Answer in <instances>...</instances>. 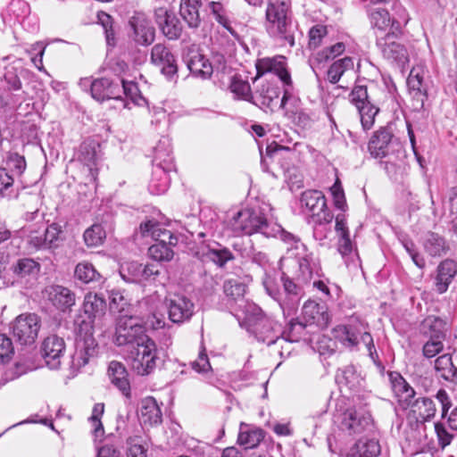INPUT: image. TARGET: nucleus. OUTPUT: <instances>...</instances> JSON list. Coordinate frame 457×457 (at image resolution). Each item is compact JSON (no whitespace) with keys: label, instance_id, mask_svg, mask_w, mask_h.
<instances>
[{"label":"nucleus","instance_id":"nucleus-1","mask_svg":"<svg viewBox=\"0 0 457 457\" xmlns=\"http://www.w3.org/2000/svg\"><path fill=\"white\" fill-rule=\"evenodd\" d=\"M290 266V269L282 270L280 274L283 290H280L276 278L269 274H265L262 280L266 293L279 304L284 312L297 308L303 295L304 285L319 272V263L312 253L291 260Z\"/></svg>","mask_w":457,"mask_h":457},{"label":"nucleus","instance_id":"nucleus-2","mask_svg":"<svg viewBox=\"0 0 457 457\" xmlns=\"http://www.w3.org/2000/svg\"><path fill=\"white\" fill-rule=\"evenodd\" d=\"M350 102L360 114H378L379 112H397L398 104L387 91L365 86H355L349 95Z\"/></svg>","mask_w":457,"mask_h":457},{"label":"nucleus","instance_id":"nucleus-3","mask_svg":"<svg viewBox=\"0 0 457 457\" xmlns=\"http://www.w3.org/2000/svg\"><path fill=\"white\" fill-rule=\"evenodd\" d=\"M289 13L290 5L286 0H268L266 21L270 34L293 46L294 28Z\"/></svg>","mask_w":457,"mask_h":457},{"label":"nucleus","instance_id":"nucleus-4","mask_svg":"<svg viewBox=\"0 0 457 457\" xmlns=\"http://www.w3.org/2000/svg\"><path fill=\"white\" fill-rule=\"evenodd\" d=\"M139 233L142 237H152L155 244L148 248V255L151 259L157 262H170L174 252L171 245H175L178 238L172 235L170 230L162 228L159 222L154 220H148L142 222L139 226Z\"/></svg>","mask_w":457,"mask_h":457},{"label":"nucleus","instance_id":"nucleus-5","mask_svg":"<svg viewBox=\"0 0 457 457\" xmlns=\"http://www.w3.org/2000/svg\"><path fill=\"white\" fill-rule=\"evenodd\" d=\"M231 227L237 234L253 235L260 233L266 237L273 235L272 224L270 223L261 209L245 208L237 212L232 218Z\"/></svg>","mask_w":457,"mask_h":457},{"label":"nucleus","instance_id":"nucleus-6","mask_svg":"<svg viewBox=\"0 0 457 457\" xmlns=\"http://www.w3.org/2000/svg\"><path fill=\"white\" fill-rule=\"evenodd\" d=\"M367 329V323L357 316H352L346 324L337 325L332 332L335 338L345 347L353 348L361 342L371 353L374 348L373 338Z\"/></svg>","mask_w":457,"mask_h":457},{"label":"nucleus","instance_id":"nucleus-7","mask_svg":"<svg viewBox=\"0 0 457 457\" xmlns=\"http://www.w3.org/2000/svg\"><path fill=\"white\" fill-rule=\"evenodd\" d=\"M131 369L138 376H148L157 368L160 361L159 349L151 337L143 343L133 346L129 353Z\"/></svg>","mask_w":457,"mask_h":457},{"label":"nucleus","instance_id":"nucleus-8","mask_svg":"<svg viewBox=\"0 0 457 457\" xmlns=\"http://www.w3.org/2000/svg\"><path fill=\"white\" fill-rule=\"evenodd\" d=\"M149 337L139 317L128 313L118 317L114 337V343L118 346L128 345L137 346Z\"/></svg>","mask_w":457,"mask_h":457},{"label":"nucleus","instance_id":"nucleus-9","mask_svg":"<svg viewBox=\"0 0 457 457\" xmlns=\"http://www.w3.org/2000/svg\"><path fill=\"white\" fill-rule=\"evenodd\" d=\"M248 321L258 341L267 345L287 343L285 337L281 336L280 325L266 316L260 308L253 307V312L248 317Z\"/></svg>","mask_w":457,"mask_h":457},{"label":"nucleus","instance_id":"nucleus-10","mask_svg":"<svg viewBox=\"0 0 457 457\" xmlns=\"http://www.w3.org/2000/svg\"><path fill=\"white\" fill-rule=\"evenodd\" d=\"M301 205L310 212L308 222H332L333 214L327 207L324 195L319 190H307L301 195Z\"/></svg>","mask_w":457,"mask_h":457},{"label":"nucleus","instance_id":"nucleus-11","mask_svg":"<svg viewBox=\"0 0 457 457\" xmlns=\"http://www.w3.org/2000/svg\"><path fill=\"white\" fill-rule=\"evenodd\" d=\"M40 328V319L35 313L19 315L12 325L13 337L21 345H31L37 337Z\"/></svg>","mask_w":457,"mask_h":457},{"label":"nucleus","instance_id":"nucleus-12","mask_svg":"<svg viewBox=\"0 0 457 457\" xmlns=\"http://www.w3.org/2000/svg\"><path fill=\"white\" fill-rule=\"evenodd\" d=\"M164 304L168 317L173 323H183L189 320L195 313V304L191 299L182 295L166 297Z\"/></svg>","mask_w":457,"mask_h":457},{"label":"nucleus","instance_id":"nucleus-13","mask_svg":"<svg viewBox=\"0 0 457 457\" xmlns=\"http://www.w3.org/2000/svg\"><path fill=\"white\" fill-rule=\"evenodd\" d=\"M370 425L371 416L355 408H348L340 414L339 429L349 436L361 434Z\"/></svg>","mask_w":457,"mask_h":457},{"label":"nucleus","instance_id":"nucleus-14","mask_svg":"<svg viewBox=\"0 0 457 457\" xmlns=\"http://www.w3.org/2000/svg\"><path fill=\"white\" fill-rule=\"evenodd\" d=\"M151 62L159 67L161 72L170 81L178 78V65L174 54L163 44H156L151 50Z\"/></svg>","mask_w":457,"mask_h":457},{"label":"nucleus","instance_id":"nucleus-15","mask_svg":"<svg viewBox=\"0 0 457 457\" xmlns=\"http://www.w3.org/2000/svg\"><path fill=\"white\" fill-rule=\"evenodd\" d=\"M98 353V345L92 334H79L75 340V352L72 354V365L81 368L94 360Z\"/></svg>","mask_w":457,"mask_h":457},{"label":"nucleus","instance_id":"nucleus-16","mask_svg":"<svg viewBox=\"0 0 457 457\" xmlns=\"http://www.w3.org/2000/svg\"><path fill=\"white\" fill-rule=\"evenodd\" d=\"M65 350L64 339L57 335H50L43 340L41 354L50 370L60 369Z\"/></svg>","mask_w":457,"mask_h":457},{"label":"nucleus","instance_id":"nucleus-17","mask_svg":"<svg viewBox=\"0 0 457 457\" xmlns=\"http://www.w3.org/2000/svg\"><path fill=\"white\" fill-rule=\"evenodd\" d=\"M116 87H118V85H114L109 79H95L91 82V96L98 102L112 99L115 109L120 112L121 108L128 107L129 103L120 96H114Z\"/></svg>","mask_w":457,"mask_h":457},{"label":"nucleus","instance_id":"nucleus-18","mask_svg":"<svg viewBox=\"0 0 457 457\" xmlns=\"http://www.w3.org/2000/svg\"><path fill=\"white\" fill-rule=\"evenodd\" d=\"M257 75L254 78L256 80L259 77L264 75L265 73H274L276 74L280 80L286 84H291V77L286 68V58L284 56L278 55L272 58L265 57L262 59H258L255 63Z\"/></svg>","mask_w":457,"mask_h":457},{"label":"nucleus","instance_id":"nucleus-19","mask_svg":"<svg viewBox=\"0 0 457 457\" xmlns=\"http://www.w3.org/2000/svg\"><path fill=\"white\" fill-rule=\"evenodd\" d=\"M129 25L133 30L134 40L142 45L149 46L154 40L155 30L151 21L142 12H136L129 21Z\"/></svg>","mask_w":457,"mask_h":457},{"label":"nucleus","instance_id":"nucleus-20","mask_svg":"<svg viewBox=\"0 0 457 457\" xmlns=\"http://www.w3.org/2000/svg\"><path fill=\"white\" fill-rule=\"evenodd\" d=\"M327 306L315 301L309 300L302 308V319L310 325L326 328L329 322Z\"/></svg>","mask_w":457,"mask_h":457},{"label":"nucleus","instance_id":"nucleus-21","mask_svg":"<svg viewBox=\"0 0 457 457\" xmlns=\"http://www.w3.org/2000/svg\"><path fill=\"white\" fill-rule=\"evenodd\" d=\"M393 135L386 129L377 131L370 138L368 150L374 158H384L389 155L395 145Z\"/></svg>","mask_w":457,"mask_h":457},{"label":"nucleus","instance_id":"nucleus-22","mask_svg":"<svg viewBox=\"0 0 457 457\" xmlns=\"http://www.w3.org/2000/svg\"><path fill=\"white\" fill-rule=\"evenodd\" d=\"M46 293L53 305L63 312L70 311L75 304V294L65 287L52 285L46 287Z\"/></svg>","mask_w":457,"mask_h":457},{"label":"nucleus","instance_id":"nucleus-23","mask_svg":"<svg viewBox=\"0 0 457 457\" xmlns=\"http://www.w3.org/2000/svg\"><path fill=\"white\" fill-rule=\"evenodd\" d=\"M101 144L93 139L87 138L80 145L79 150V162H83L88 168L90 175L95 179L97 170L95 168L97 165L98 160L101 158Z\"/></svg>","mask_w":457,"mask_h":457},{"label":"nucleus","instance_id":"nucleus-24","mask_svg":"<svg viewBox=\"0 0 457 457\" xmlns=\"http://www.w3.org/2000/svg\"><path fill=\"white\" fill-rule=\"evenodd\" d=\"M154 168H161L166 171H176L172 148L170 138L162 137L154 147Z\"/></svg>","mask_w":457,"mask_h":457},{"label":"nucleus","instance_id":"nucleus-25","mask_svg":"<svg viewBox=\"0 0 457 457\" xmlns=\"http://www.w3.org/2000/svg\"><path fill=\"white\" fill-rule=\"evenodd\" d=\"M394 36V33H387L386 37L377 39V45L381 49L385 58L403 64L408 60L407 51L403 45L390 41V38Z\"/></svg>","mask_w":457,"mask_h":457},{"label":"nucleus","instance_id":"nucleus-26","mask_svg":"<svg viewBox=\"0 0 457 457\" xmlns=\"http://www.w3.org/2000/svg\"><path fill=\"white\" fill-rule=\"evenodd\" d=\"M457 274V262L451 259L442 261L436 268L434 286L438 294L447 291L449 285Z\"/></svg>","mask_w":457,"mask_h":457},{"label":"nucleus","instance_id":"nucleus-27","mask_svg":"<svg viewBox=\"0 0 457 457\" xmlns=\"http://www.w3.org/2000/svg\"><path fill=\"white\" fill-rule=\"evenodd\" d=\"M390 379L393 392L397 398L399 404L403 409L409 408L415 401V390L399 373H391Z\"/></svg>","mask_w":457,"mask_h":457},{"label":"nucleus","instance_id":"nucleus-28","mask_svg":"<svg viewBox=\"0 0 457 457\" xmlns=\"http://www.w3.org/2000/svg\"><path fill=\"white\" fill-rule=\"evenodd\" d=\"M156 21L163 35L169 39L174 40L180 37L182 33V24L172 12H169L163 9L158 10L156 12Z\"/></svg>","mask_w":457,"mask_h":457},{"label":"nucleus","instance_id":"nucleus-29","mask_svg":"<svg viewBox=\"0 0 457 457\" xmlns=\"http://www.w3.org/2000/svg\"><path fill=\"white\" fill-rule=\"evenodd\" d=\"M108 376L112 384L116 386L124 396L130 398V384L129 373L123 363L112 361L108 366Z\"/></svg>","mask_w":457,"mask_h":457},{"label":"nucleus","instance_id":"nucleus-30","mask_svg":"<svg viewBox=\"0 0 457 457\" xmlns=\"http://www.w3.org/2000/svg\"><path fill=\"white\" fill-rule=\"evenodd\" d=\"M188 70L195 76L209 78L213 71L210 61L196 50H191L185 57Z\"/></svg>","mask_w":457,"mask_h":457},{"label":"nucleus","instance_id":"nucleus-31","mask_svg":"<svg viewBox=\"0 0 457 457\" xmlns=\"http://www.w3.org/2000/svg\"><path fill=\"white\" fill-rule=\"evenodd\" d=\"M138 416L143 424L149 426L160 424L162 418L161 409L152 396L141 400Z\"/></svg>","mask_w":457,"mask_h":457},{"label":"nucleus","instance_id":"nucleus-32","mask_svg":"<svg viewBox=\"0 0 457 457\" xmlns=\"http://www.w3.org/2000/svg\"><path fill=\"white\" fill-rule=\"evenodd\" d=\"M380 453L381 446L378 440L363 437L348 450L345 457H378Z\"/></svg>","mask_w":457,"mask_h":457},{"label":"nucleus","instance_id":"nucleus-33","mask_svg":"<svg viewBox=\"0 0 457 457\" xmlns=\"http://www.w3.org/2000/svg\"><path fill=\"white\" fill-rule=\"evenodd\" d=\"M264 438V431L261 428L241 423L237 436V444L244 448L252 449L259 445Z\"/></svg>","mask_w":457,"mask_h":457},{"label":"nucleus","instance_id":"nucleus-34","mask_svg":"<svg viewBox=\"0 0 457 457\" xmlns=\"http://www.w3.org/2000/svg\"><path fill=\"white\" fill-rule=\"evenodd\" d=\"M200 0H181L179 13L190 28H198L201 20L199 15Z\"/></svg>","mask_w":457,"mask_h":457},{"label":"nucleus","instance_id":"nucleus-35","mask_svg":"<svg viewBox=\"0 0 457 457\" xmlns=\"http://www.w3.org/2000/svg\"><path fill=\"white\" fill-rule=\"evenodd\" d=\"M425 252L432 257H439L449 250L445 239L437 233L428 232L423 240Z\"/></svg>","mask_w":457,"mask_h":457},{"label":"nucleus","instance_id":"nucleus-36","mask_svg":"<svg viewBox=\"0 0 457 457\" xmlns=\"http://www.w3.org/2000/svg\"><path fill=\"white\" fill-rule=\"evenodd\" d=\"M105 309L106 303L103 297L92 294L86 295L83 303V310L90 322H93L96 318H101L105 313Z\"/></svg>","mask_w":457,"mask_h":457},{"label":"nucleus","instance_id":"nucleus-37","mask_svg":"<svg viewBox=\"0 0 457 457\" xmlns=\"http://www.w3.org/2000/svg\"><path fill=\"white\" fill-rule=\"evenodd\" d=\"M161 168H154L152 178L148 185V190L153 195H162L165 193L170 184V173Z\"/></svg>","mask_w":457,"mask_h":457},{"label":"nucleus","instance_id":"nucleus-38","mask_svg":"<svg viewBox=\"0 0 457 457\" xmlns=\"http://www.w3.org/2000/svg\"><path fill=\"white\" fill-rule=\"evenodd\" d=\"M422 329L428 339L445 338V322L438 317H427L422 322Z\"/></svg>","mask_w":457,"mask_h":457},{"label":"nucleus","instance_id":"nucleus-39","mask_svg":"<svg viewBox=\"0 0 457 457\" xmlns=\"http://www.w3.org/2000/svg\"><path fill=\"white\" fill-rule=\"evenodd\" d=\"M417 420L427 421L432 419L436 414V406L434 402L428 397H420L415 399L410 406Z\"/></svg>","mask_w":457,"mask_h":457},{"label":"nucleus","instance_id":"nucleus-40","mask_svg":"<svg viewBox=\"0 0 457 457\" xmlns=\"http://www.w3.org/2000/svg\"><path fill=\"white\" fill-rule=\"evenodd\" d=\"M435 369L438 376L446 381L453 382L457 378V368L453 364L449 354L439 356L435 361Z\"/></svg>","mask_w":457,"mask_h":457},{"label":"nucleus","instance_id":"nucleus-41","mask_svg":"<svg viewBox=\"0 0 457 457\" xmlns=\"http://www.w3.org/2000/svg\"><path fill=\"white\" fill-rule=\"evenodd\" d=\"M229 89L238 99L252 101L253 95L249 82L239 75H234L229 83Z\"/></svg>","mask_w":457,"mask_h":457},{"label":"nucleus","instance_id":"nucleus-42","mask_svg":"<svg viewBox=\"0 0 457 457\" xmlns=\"http://www.w3.org/2000/svg\"><path fill=\"white\" fill-rule=\"evenodd\" d=\"M13 272L21 278L32 277L35 278L39 270L40 265L30 258H23L18 260L12 267Z\"/></svg>","mask_w":457,"mask_h":457},{"label":"nucleus","instance_id":"nucleus-43","mask_svg":"<svg viewBox=\"0 0 457 457\" xmlns=\"http://www.w3.org/2000/svg\"><path fill=\"white\" fill-rule=\"evenodd\" d=\"M204 256L220 268H223L228 262L235 259L229 249L220 245L217 248H209Z\"/></svg>","mask_w":457,"mask_h":457},{"label":"nucleus","instance_id":"nucleus-44","mask_svg":"<svg viewBox=\"0 0 457 457\" xmlns=\"http://www.w3.org/2000/svg\"><path fill=\"white\" fill-rule=\"evenodd\" d=\"M370 20L373 28L385 32L391 25H394L389 12L382 8L372 9L370 12Z\"/></svg>","mask_w":457,"mask_h":457},{"label":"nucleus","instance_id":"nucleus-45","mask_svg":"<svg viewBox=\"0 0 457 457\" xmlns=\"http://www.w3.org/2000/svg\"><path fill=\"white\" fill-rule=\"evenodd\" d=\"M75 278L83 283L96 281L100 278V274L95 269L92 263L82 262L77 264L74 271Z\"/></svg>","mask_w":457,"mask_h":457},{"label":"nucleus","instance_id":"nucleus-46","mask_svg":"<svg viewBox=\"0 0 457 457\" xmlns=\"http://www.w3.org/2000/svg\"><path fill=\"white\" fill-rule=\"evenodd\" d=\"M337 380L340 384H344L350 389L354 390L361 385V378L356 373L353 366L349 365L339 370L337 374Z\"/></svg>","mask_w":457,"mask_h":457},{"label":"nucleus","instance_id":"nucleus-47","mask_svg":"<svg viewBox=\"0 0 457 457\" xmlns=\"http://www.w3.org/2000/svg\"><path fill=\"white\" fill-rule=\"evenodd\" d=\"M105 237V231L100 224H93L83 234L84 242L88 247H96L102 245Z\"/></svg>","mask_w":457,"mask_h":457},{"label":"nucleus","instance_id":"nucleus-48","mask_svg":"<svg viewBox=\"0 0 457 457\" xmlns=\"http://www.w3.org/2000/svg\"><path fill=\"white\" fill-rule=\"evenodd\" d=\"M141 263L137 262H127L120 266V275L129 283H140Z\"/></svg>","mask_w":457,"mask_h":457},{"label":"nucleus","instance_id":"nucleus-49","mask_svg":"<svg viewBox=\"0 0 457 457\" xmlns=\"http://www.w3.org/2000/svg\"><path fill=\"white\" fill-rule=\"evenodd\" d=\"M110 310L112 312L119 313V316L124 313L131 314L129 311V304L121 292L119 290H112L109 295Z\"/></svg>","mask_w":457,"mask_h":457},{"label":"nucleus","instance_id":"nucleus-50","mask_svg":"<svg viewBox=\"0 0 457 457\" xmlns=\"http://www.w3.org/2000/svg\"><path fill=\"white\" fill-rule=\"evenodd\" d=\"M6 170H9L12 175L21 176L26 169L24 156L18 153H9L5 160Z\"/></svg>","mask_w":457,"mask_h":457},{"label":"nucleus","instance_id":"nucleus-51","mask_svg":"<svg viewBox=\"0 0 457 457\" xmlns=\"http://www.w3.org/2000/svg\"><path fill=\"white\" fill-rule=\"evenodd\" d=\"M246 286L238 279H227L223 285L224 294L233 300H237L244 296Z\"/></svg>","mask_w":457,"mask_h":457},{"label":"nucleus","instance_id":"nucleus-52","mask_svg":"<svg viewBox=\"0 0 457 457\" xmlns=\"http://www.w3.org/2000/svg\"><path fill=\"white\" fill-rule=\"evenodd\" d=\"M310 325L309 323L303 320H292L289 322L287 337H285L287 340L286 345L292 342H298L300 338L303 336L304 329L306 327Z\"/></svg>","mask_w":457,"mask_h":457},{"label":"nucleus","instance_id":"nucleus-53","mask_svg":"<svg viewBox=\"0 0 457 457\" xmlns=\"http://www.w3.org/2000/svg\"><path fill=\"white\" fill-rule=\"evenodd\" d=\"M14 353V347L10 337L0 334V365L9 362Z\"/></svg>","mask_w":457,"mask_h":457},{"label":"nucleus","instance_id":"nucleus-54","mask_svg":"<svg viewBox=\"0 0 457 457\" xmlns=\"http://www.w3.org/2000/svg\"><path fill=\"white\" fill-rule=\"evenodd\" d=\"M409 91H425L423 87V70L420 67L411 69L407 79Z\"/></svg>","mask_w":457,"mask_h":457},{"label":"nucleus","instance_id":"nucleus-55","mask_svg":"<svg viewBox=\"0 0 457 457\" xmlns=\"http://www.w3.org/2000/svg\"><path fill=\"white\" fill-rule=\"evenodd\" d=\"M104 403H96L93 407L92 415L89 418V420L94 427V435L96 437L101 436L104 434V427L100 420V418L104 413Z\"/></svg>","mask_w":457,"mask_h":457},{"label":"nucleus","instance_id":"nucleus-56","mask_svg":"<svg viewBox=\"0 0 457 457\" xmlns=\"http://www.w3.org/2000/svg\"><path fill=\"white\" fill-rule=\"evenodd\" d=\"M192 370L200 374H208L212 372V366L209 358L204 348L198 354V357L190 362Z\"/></svg>","mask_w":457,"mask_h":457},{"label":"nucleus","instance_id":"nucleus-57","mask_svg":"<svg viewBox=\"0 0 457 457\" xmlns=\"http://www.w3.org/2000/svg\"><path fill=\"white\" fill-rule=\"evenodd\" d=\"M208 8L215 20L222 25L228 21L226 10L224 8L223 0H208Z\"/></svg>","mask_w":457,"mask_h":457},{"label":"nucleus","instance_id":"nucleus-58","mask_svg":"<svg viewBox=\"0 0 457 457\" xmlns=\"http://www.w3.org/2000/svg\"><path fill=\"white\" fill-rule=\"evenodd\" d=\"M239 244H234V248L240 251L241 256L244 258L251 259L253 262L262 265L267 262V256L262 252H256L253 245L250 247H245L244 249L238 248Z\"/></svg>","mask_w":457,"mask_h":457},{"label":"nucleus","instance_id":"nucleus-59","mask_svg":"<svg viewBox=\"0 0 457 457\" xmlns=\"http://www.w3.org/2000/svg\"><path fill=\"white\" fill-rule=\"evenodd\" d=\"M62 229L59 224L52 223L44 231L49 249L56 248L60 241Z\"/></svg>","mask_w":457,"mask_h":457},{"label":"nucleus","instance_id":"nucleus-60","mask_svg":"<svg viewBox=\"0 0 457 457\" xmlns=\"http://www.w3.org/2000/svg\"><path fill=\"white\" fill-rule=\"evenodd\" d=\"M331 193H332V195H333L335 206L337 209L345 212L346 207H347V204H346V200H345V193H344L343 187H342L341 183H340V181L338 179L332 186Z\"/></svg>","mask_w":457,"mask_h":457},{"label":"nucleus","instance_id":"nucleus-61","mask_svg":"<svg viewBox=\"0 0 457 457\" xmlns=\"http://www.w3.org/2000/svg\"><path fill=\"white\" fill-rule=\"evenodd\" d=\"M327 35V28L323 25H315L309 31V46L317 48L322 38Z\"/></svg>","mask_w":457,"mask_h":457},{"label":"nucleus","instance_id":"nucleus-62","mask_svg":"<svg viewBox=\"0 0 457 457\" xmlns=\"http://www.w3.org/2000/svg\"><path fill=\"white\" fill-rule=\"evenodd\" d=\"M4 86L8 90H20L21 88V82L17 74V71L14 68H11L5 71L4 74Z\"/></svg>","mask_w":457,"mask_h":457},{"label":"nucleus","instance_id":"nucleus-63","mask_svg":"<svg viewBox=\"0 0 457 457\" xmlns=\"http://www.w3.org/2000/svg\"><path fill=\"white\" fill-rule=\"evenodd\" d=\"M161 271L159 266L157 264H141L140 270V282L147 281L152 282L155 281L157 278L160 276Z\"/></svg>","mask_w":457,"mask_h":457},{"label":"nucleus","instance_id":"nucleus-64","mask_svg":"<svg viewBox=\"0 0 457 457\" xmlns=\"http://www.w3.org/2000/svg\"><path fill=\"white\" fill-rule=\"evenodd\" d=\"M411 100L408 107L411 112H420L424 109V101L426 98L425 91H409Z\"/></svg>","mask_w":457,"mask_h":457}]
</instances>
